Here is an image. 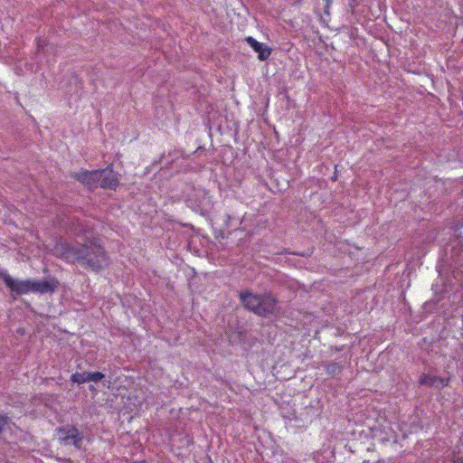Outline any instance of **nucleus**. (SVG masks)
<instances>
[{"label": "nucleus", "instance_id": "ddd939ff", "mask_svg": "<svg viewBox=\"0 0 463 463\" xmlns=\"http://www.w3.org/2000/svg\"><path fill=\"white\" fill-rule=\"evenodd\" d=\"M10 420L11 419L6 413L0 414V434L5 430Z\"/></svg>", "mask_w": 463, "mask_h": 463}, {"label": "nucleus", "instance_id": "0eeeda50", "mask_svg": "<svg viewBox=\"0 0 463 463\" xmlns=\"http://www.w3.org/2000/svg\"><path fill=\"white\" fill-rule=\"evenodd\" d=\"M277 301L270 294H261L257 315L268 317L274 313Z\"/></svg>", "mask_w": 463, "mask_h": 463}, {"label": "nucleus", "instance_id": "423d86ee", "mask_svg": "<svg viewBox=\"0 0 463 463\" xmlns=\"http://www.w3.org/2000/svg\"><path fill=\"white\" fill-rule=\"evenodd\" d=\"M451 377H438L429 373H422L419 378V384L441 389L449 386Z\"/></svg>", "mask_w": 463, "mask_h": 463}, {"label": "nucleus", "instance_id": "9b49d317", "mask_svg": "<svg viewBox=\"0 0 463 463\" xmlns=\"http://www.w3.org/2000/svg\"><path fill=\"white\" fill-rule=\"evenodd\" d=\"M246 42L258 53L259 60L265 61L270 56L271 49L269 48L268 46H264L263 43L258 42L253 37H247Z\"/></svg>", "mask_w": 463, "mask_h": 463}, {"label": "nucleus", "instance_id": "1a4fd4ad", "mask_svg": "<svg viewBox=\"0 0 463 463\" xmlns=\"http://www.w3.org/2000/svg\"><path fill=\"white\" fill-rule=\"evenodd\" d=\"M239 296L243 307L257 315L261 294H253L250 291H242Z\"/></svg>", "mask_w": 463, "mask_h": 463}, {"label": "nucleus", "instance_id": "f8f14e48", "mask_svg": "<svg viewBox=\"0 0 463 463\" xmlns=\"http://www.w3.org/2000/svg\"><path fill=\"white\" fill-rule=\"evenodd\" d=\"M342 368L337 363H331L326 366V372L328 374H336L341 373Z\"/></svg>", "mask_w": 463, "mask_h": 463}, {"label": "nucleus", "instance_id": "6e6552de", "mask_svg": "<svg viewBox=\"0 0 463 463\" xmlns=\"http://www.w3.org/2000/svg\"><path fill=\"white\" fill-rule=\"evenodd\" d=\"M33 293H52L56 290L59 286L58 280L52 279L51 280H32L30 284Z\"/></svg>", "mask_w": 463, "mask_h": 463}, {"label": "nucleus", "instance_id": "2eb2a0df", "mask_svg": "<svg viewBox=\"0 0 463 463\" xmlns=\"http://www.w3.org/2000/svg\"><path fill=\"white\" fill-rule=\"evenodd\" d=\"M40 42H41V41L39 40V41H38V43H37V44H38V48H42V47H43V46L41 45Z\"/></svg>", "mask_w": 463, "mask_h": 463}, {"label": "nucleus", "instance_id": "f03ea898", "mask_svg": "<svg viewBox=\"0 0 463 463\" xmlns=\"http://www.w3.org/2000/svg\"><path fill=\"white\" fill-rule=\"evenodd\" d=\"M102 173V171L98 170L89 171L81 169L79 172L71 173V176L87 186L89 190L94 191L99 187V182Z\"/></svg>", "mask_w": 463, "mask_h": 463}, {"label": "nucleus", "instance_id": "4468645a", "mask_svg": "<svg viewBox=\"0 0 463 463\" xmlns=\"http://www.w3.org/2000/svg\"><path fill=\"white\" fill-rule=\"evenodd\" d=\"M337 178V175H336V173L334 174V175L332 176V180L333 181H335Z\"/></svg>", "mask_w": 463, "mask_h": 463}, {"label": "nucleus", "instance_id": "f257e3e1", "mask_svg": "<svg viewBox=\"0 0 463 463\" xmlns=\"http://www.w3.org/2000/svg\"><path fill=\"white\" fill-rule=\"evenodd\" d=\"M72 232L75 236H82L83 240L89 244L71 246L61 241L54 246L55 255L68 262H78L96 272L108 268L109 257L104 247L99 242V239L94 236L93 229L85 228L80 223Z\"/></svg>", "mask_w": 463, "mask_h": 463}, {"label": "nucleus", "instance_id": "9d476101", "mask_svg": "<svg viewBox=\"0 0 463 463\" xmlns=\"http://www.w3.org/2000/svg\"><path fill=\"white\" fill-rule=\"evenodd\" d=\"M105 375L100 372H83L75 373L71 376L72 383L81 384L88 382H99L102 380Z\"/></svg>", "mask_w": 463, "mask_h": 463}, {"label": "nucleus", "instance_id": "20e7f679", "mask_svg": "<svg viewBox=\"0 0 463 463\" xmlns=\"http://www.w3.org/2000/svg\"><path fill=\"white\" fill-rule=\"evenodd\" d=\"M56 431L61 442L68 443L70 440H71L77 449L80 448L82 435L77 428L73 426L67 428H58Z\"/></svg>", "mask_w": 463, "mask_h": 463}, {"label": "nucleus", "instance_id": "7ed1b4c3", "mask_svg": "<svg viewBox=\"0 0 463 463\" xmlns=\"http://www.w3.org/2000/svg\"><path fill=\"white\" fill-rule=\"evenodd\" d=\"M0 278L4 280L5 286L17 295H25L31 292V279L19 280L13 279L5 272H0Z\"/></svg>", "mask_w": 463, "mask_h": 463}, {"label": "nucleus", "instance_id": "39448f33", "mask_svg": "<svg viewBox=\"0 0 463 463\" xmlns=\"http://www.w3.org/2000/svg\"><path fill=\"white\" fill-rule=\"evenodd\" d=\"M98 171L103 172L102 175H100L99 186L103 189L116 190L119 184L118 174L109 169V167L98 169Z\"/></svg>", "mask_w": 463, "mask_h": 463}]
</instances>
